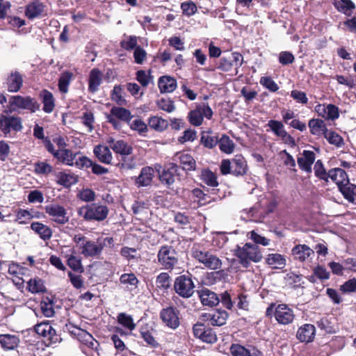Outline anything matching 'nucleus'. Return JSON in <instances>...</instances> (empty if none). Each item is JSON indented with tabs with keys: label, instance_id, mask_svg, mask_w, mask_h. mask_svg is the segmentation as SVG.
<instances>
[{
	"label": "nucleus",
	"instance_id": "f257e3e1",
	"mask_svg": "<svg viewBox=\"0 0 356 356\" xmlns=\"http://www.w3.org/2000/svg\"><path fill=\"white\" fill-rule=\"evenodd\" d=\"M233 252L244 268L249 267L251 262L257 263L262 259V254L259 248L250 243H246L243 246L237 245Z\"/></svg>",
	"mask_w": 356,
	"mask_h": 356
},
{
	"label": "nucleus",
	"instance_id": "f03ea898",
	"mask_svg": "<svg viewBox=\"0 0 356 356\" xmlns=\"http://www.w3.org/2000/svg\"><path fill=\"white\" fill-rule=\"evenodd\" d=\"M191 256L199 263L210 270H218L222 266V261L210 251L195 244L191 249Z\"/></svg>",
	"mask_w": 356,
	"mask_h": 356
},
{
	"label": "nucleus",
	"instance_id": "7ed1b4c3",
	"mask_svg": "<svg viewBox=\"0 0 356 356\" xmlns=\"http://www.w3.org/2000/svg\"><path fill=\"white\" fill-rule=\"evenodd\" d=\"M266 315L268 317L274 316L277 322L283 325L291 323L295 318L293 309L286 304L271 303L266 309Z\"/></svg>",
	"mask_w": 356,
	"mask_h": 356
},
{
	"label": "nucleus",
	"instance_id": "20e7f679",
	"mask_svg": "<svg viewBox=\"0 0 356 356\" xmlns=\"http://www.w3.org/2000/svg\"><path fill=\"white\" fill-rule=\"evenodd\" d=\"M78 215L86 220L102 221L108 214L106 206L98 204H91L80 207L77 211Z\"/></svg>",
	"mask_w": 356,
	"mask_h": 356
},
{
	"label": "nucleus",
	"instance_id": "39448f33",
	"mask_svg": "<svg viewBox=\"0 0 356 356\" xmlns=\"http://www.w3.org/2000/svg\"><path fill=\"white\" fill-rule=\"evenodd\" d=\"M158 264L165 270H172L178 264V253L171 245H163L157 254Z\"/></svg>",
	"mask_w": 356,
	"mask_h": 356
},
{
	"label": "nucleus",
	"instance_id": "423d86ee",
	"mask_svg": "<svg viewBox=\"0 0 356 356\" xmlns=\"http://www.w3.org/2000/svg\"><path fill=\"white\" fill-rule=\"evenodd\" d=\"M9 104L13 111L22 109L32 113L39 111L40 107L37 100L30 96H12L9 99Z\"/></svg>",
	"mask_w": 356,
	"mask_h": 356
},
{
	"label": "nucleus",
	"instance_id": "0eeeda50",
	"mask_svg": "<svg viewBox=\"0 0 356 356\" xmlns=\"http://www.w3.org/2000/svg\"><path fill=\"white\" fill-rule=\"evenodd\" d=\"M212 115L213 111L210 106L206 103H201L189 112L188 118L191 124L198 127L202 124L204 118L210 120Z\"/></svg>",
	"mask_w": 356,
	"mask_h": 356
},
{
	"label": "nucleus",
	"instance_id": "6e6552de",
	"mask_svg": "<svg viewBox=\"0 0 356 356\" xmlns=\"http://www.w3.org/2000/svg\"><path fill=\"white\" fill-rule=\"evenodd\" d=\"M195 284L191 278L185 275L177 277L174 282L175 292L184 298L191 297L195 291Z\"/></svg>",
	"mask_w": 356,
	"mask_h": 356
},
{
	"label": "nucleus",
	"instance_id": "1a4fd4ad",
	"mask_svg": "<svg viewBox=\"0 0 356 356\" xmlns=\"http://www.w3.org/2000/svg\"><path fill=\"white\" fill-rule=\"evenodd\" d=\"M267 127L270 130L284 143L294 146L296 145L295 139L289 134L284 129V126L281 121L270 120L268 122Z\"/></svg>",
	"mask_w": 356,
	"mask_h": 356
},
{
	"label": "nucleus",
	"instance_id": "9d476101",
	"mask_svg": "<svg viewBox=\"0 0 356 356\" xmlns=\"http://www.w3.org/2000/svg\"><path fill=\"white\" fill-rule=\"evenodd\" d=\"M47 15V6L39 0H33L24 8V15L30 20L41 18Z\"/></svg>",
	"mask_w": 356,
	"mask_h": 356
},
{
	"label": "nucleus",
	"instance_id": "9b49d317",
	"mask_svg": "<svg viewBox=\"0 0 356 356\" xmlns=\"http://www.w3.org/2000/svg\"><path fill=\"white\" fill-rule=\"evenodd\" d=\"M44 210L51 220L58 224L64 225L69 220L66 209L58 204L47 205Z\"/></svg>",
	"mask_w": 356,
	"mask_h": 356
},
{
	"label": "nucleus",
	"instance_id": "f8f14e48",
	"mask_svg": "<svg viewBox=\"0 0 356 356\" xmlns=\"http://www.w3.org/2000/svg\"><path fill=\"white\" fill-rule=\"evenodd\" d=\"M22 129V121L19 117L1 115L0 129L3 134H7L11 131H19Z\"/></svg>",
	"mask_w": 356,
	"mask_h": 356
},
{
	"label": "nucleus",
	"instance_id": "ddd939ff",
	"mask_svg": "<svg viewBox=\"0 0 356 356\" xmlns=\"http://www.w3.org/2000/svg\"><path fill=\"white\" fill-rule=\"evenodd\" d=\"M163 322L169 327L176 329L179 325L178 311L172 307L161 310L160 313Z\"/></svg>",
	"mask_w": 356,
	"mask_h": 356
},
{
	"label": "nucleus",
	"instance_id": "4468645a",
	"mask_svg": "<svg viewBox=\"0 0 356 356\" xmlns=\"http://www.w3.org/2000/svg\"><path fill=\"white\" fill-rule=\"evenodd\" d=\"M80 252L86 257H95L101 254L102 250L98 239L96 241L87 239L81 244Z\"/></svg>",
	"mask_w": 356,
	"mask_h": 356
},
{
	"label": "nucleus",
	"instance_id": "2eb2a0df",
	"mask_svg": "<svg viewBox=\"0 0 356 356\" xmlns=\"http://www.w3.org/2000/svg\"><path fill=\"white\" fill-rule=\"evenodd\" d=\"M154 176L155 170L152 167H143L140 170L139 175L136 177L135 184L138 188L149 186L152 184Z\"/></svg>",
	"mask_w": 356,
	"mask_h": 356
},
{
	"label": "nucleus",
	"instance_id": "dca6fc26",
	"mask_svg": "<svg viewBox=\"0 0 356 356\" xmlns=\"http://www.w3.org/2000/svg\"><path fill=\"white\" fill-rule=\"evenodd\" d=\"M316 159V154L310 150H304L298 157L297 162L300 168L307 172H311L312 165Z\"/></svg>",
	"mask_w": 356,
	"mask_h": 356
},
{
	"label": "nucleus",
	"instance_id": "f3484780",
	"mask_svg": "<svg viewBox=\"0 0 356 356\" xmlns=\"http://www.w3.org/2000/svg\"><path fill=\"white\" fill-rule=\"evenodd\" d=\"M316 334V327L314 325L306 323L299 327L296 337L301 342H311L314 340Z\"/></svg>",
	"mask_w": 356,
	"mask_h": 356
},
{
	"label": "nucleus",
	"instance_id": "a211bd4d",
	"mask_svg": "<svg viewBox=\"0 0 356 356\" xmlns=\"http://www.w3.org/2000/svg\"><path fill=\"white\" fill-rule=\"evenodd\" d=\"M291 254L294 259L303 262L313 256L314 251L307 245L299 244L292 248Z\"/></svg>",
	"mask_w": 356,
	"mask_h": 356
},
{
	"label": "nucleus",
	"instance_id": "6ab92c4d",
	"mask_svg": "<svg viewBox=\"0 0 356 356\" xmlns=\"http://www.w3.org/2000/svg\"><path fill=\"white\" fill-rule=\"evenodd\" d=\"M173 161L179 163L184 170H194L196 166L195 159L188 154L179 152L175 154Z\"/></svg>",
	"mask_w": 356,
	"mask_h": 356
},
{
	"label": "nucleus",
	"instance_id": "aec40b11",
	"mask_svg": "<svg viewBox=\"0 0 356 356\" xmlns=\"http://www.w3.org/2000/svg\"><path fill=\"white\" fill-rule=\"evenodd\" d=\"M265 262L272 269L282 270L286 265L285 257L279 253H270L267 254Z\"/></svg>",
	"mask_w": 356,
	"mask_h": 356
},
{
	"label": "nucleus",
	"instance_id": "412c9836",
	"mask_svg": "<svg viewBox=\"0 0 356 356\" xmlns=\"http://www.w3.org/2000/svg\"><path fill=\"white\" fill-rule=\"evenodd\" d=\"M93 152L101 163L104 164L111 163L113 155L108 147L104 145H96L93 149Z\"/></svg>",
	"mask_w": 356,
	"mask_h": 356
},
{
	"label": "nucleus",
	"instance_id": "4be33fe9",
	"mask_svg": "<svg viewBox=\"0 0 356 356\" xmlns=\"http://www.w3.org/2000/svg\"><path fill=\"white\" fill-rule=\"evenodd\" d=\"M55 177L56 183L65 188H69L78 182V176L72 172H58L55 173Z\"/></svg>",
	"mask_w": 356,
	"mask_h": 356
},
{
	"label": "nucleus",
	"instance_id": "5701e85b",
	"mask_svg": "<svg viewBox=\"0 0 356 356\" xmlns=\"http://www.w3.org/2000/svg\"><path fill=\"white\" fill-rule=\"evenodd\" d=\"M23 83V78L19 72H12L6 80L7 88L9 92H15L19 90Z\"/></svg>",
	"mask_w": 356,
	"mask_h": 356
},
{
	"label": "nucleus",
	"instance_id": "b1692460",
	"mask_svg": "<svg viewBox=\"0 0 356 356\" xmlns=\"http://www.w3.org/2000/svg\"><path fill=\"white\" fill-rule=\"evenodd\" d=\"M329 179L332 180L339 188L343 184H348V178L346 172L341 168H335L328 171Z\"/></svg>",
	"mask_w": 356,
	"mask_h": 356
},
{
	"label": "nucleus",
	"instance_id": "393cba45",
	"mask_svg": "<svg viewBox=\"0 0 356 356\" xmlns=\"http://www.w3.org/2000/svg\"><path fill=\"white\" fill-rule=\"evenodd\" d=\"M198 293L201 302L204 305L213 307L219 302V298L216 293L207 289H203L199 291Z\"/></svg>",
	"mask_w": 356,
	"mask_h": 356
},
{
	"label": "nucleus",
	"instance_id": "a878e982",
	"mask_svg": "<svg viewBox=\"0 0 356 356\" xmlns=\"http://www.w3.org/2000/svg\"><path fill=\"white\" fill-rule=\"evenodd\" d=\"M67 266L74 271L81 273L83 271V266L79 257L75 255V250L70 249L69 253L65 254Z\"/></svg>",
	"mask_w": 356,
	"mask_h": 356
},
{
	"label": "nucleus",
	"instance_id": "bb28decb",
	"mask_svg": "<svg viewBox=\"0 0 356 356\" xmlns=\"http://www.w3.org/2000/svg\"><path fill=\"white\" fill-rule=\"evenodd\" d=\"M178 170V165L175 163H170L167 169H164L160 175L161 181L167 185L170 186L175 182V174Z\"/></svg>",
	"mask_w": 356,
	"mask_h": 356
},
{
	"label": "nucleus",
	"instance_id": "cd10ccee",
	"mask_svg": "<svg viewBox=\"0 0 356 356\" xmlns=\"http://www.w3.org/2000/svg\"><path fill=\"white\" fill-rule=\"evenodd\" d=\"M158 86L161 93L172 92L177 88V81L173 77L163 76L159 78Z\"/></svg>",
	"mask_w": 356,
	"mask_h": 356
},
{
	"label": "nucleus",
	"instance_id": "c85d7f7f",
	"mask_svg": "<svg viewBox=\"0 0 356 356\" xmlns=\"http://www.w3.org/2000/svg\"><path fill=\"white\" fill-rule=\"evenodd\" d=\"M31 228L44 241L50 239L52 236L51 229L49 226L40 222H32L31 224Z\"/></svg>",
	"mask_w": 356,
	"mask_h": 356
},
{
	"label": "nucleus",
	"instance_id": "c756f323",
	"mask_svg": "<svg viewBox=\"0 0 356 356\" xmlns=\"http://www.w3.org/2000/svg\"><path fill=\"white\" fill-rule=\"evenodd\" d=\"M40 97L43 104V111L47 113H51L55 108V99L53 94L47 90H43L40 93Z\"/></svg>",
	"mask_w": 356,
	"mask_h": 356
},
{
	"label": "nucleus",
	"instance_id": "7c9ffc66",
	"mask_svg": "<svg viewBox=\"0 0 356 356\" xmlns=\"http://www.w3.org/2000/svg\"><path fill=\"white\" fill-rule=\"evenodd\" d=\"M308 126L310 133L316 136H325L327 129L323 120L320 119H311L309 121Z\"/></svg>",
	"mask_w": 356,
	"mask_h": 356
},
{
	"label": "nucleus",
	"instance_id": "2f4dec72",
	"mask_svg": "<svg viewBox=\"0 0 356 356\" xmlns=\"http://www.w3.org/2000/svg\"><path fill=\"white\" fill-rule=\"evenodd\" d=\"M103 74L98 69H92L89 74L88 89L90 91L95 92L97 91L99 86L102 82Z\"/></svg>",
	"mask_w": 356,
	"mask_h": 356
},
{
	"label": "nucleus",
	"instance_id": "473e14b6",
	"mask_svg": "<svg viewBox=\"0 0 356 356\" xmlns=\"http://www.w3.org/2000/svg\"><path fill=\"white\" fill-rule=\"evenodd\" d=\"M207 316L211 325L221 326L226 323L228 314L225 310L217 309L211 314H208Z\"/></svg>",
	"mask_w": 356,
	"mask_h": 356
},
{
	"label": "nucleus",
	"instance_id": "72a5a7b5",
	"mask_svg": "<svg viewBox=\"0 0 356 356\" xmlns=\"http://www.w3.org/2000/svg\"><path fill=\"white\" fill-rule=\"evenodd\" d=\"M78 154H73L72 152L67 149H59L56 150L54 154V157L56 158L59 161L67 165L72 166L74 165V161Z\"/></svg>",
	"mask_w": 356,
	"mask_h": 356
},
{
	"label": "nucleus",
	"instance_id": "f704fd0d",
	"mask_svg": "<svg viewBox=\"0 0 356 356\" xmlns=\"http://www.w3.org/2000/svg\"><path fill=\"white\" fill-rule=\"evenodd\" d=\"M232 174L243 175L246 172L247 163L244 157L241 155H236L232 160Z\"/></svg>",
	"mask_w": 356,
	"mask_h": 356
},
{
	"label": "nucleus",
	"instance_id": "c9c22d12",
	"mask_svg": "<svg viewBox=\"0 0 356 356\" xmlns=\"http://www.w3.org/2000/svg\"><path fill=\"white\" fill-rule=\"evenodd\" d=\"M230 350L233 356H259L261 354L257 349L248 350L239 344L232 345Z\"/></svg>",
	"mask_w": 356,
	"mask_h": 356
},
{
	"label": "nucleus",
	"instance_id": "e433bc0d",
	"mask_svg": "<svg viewBox=\"0 0 356 356\" xmlns=\"http://www.w3.org/2000/svg\"><path fill=\"white\" fill-rule=\"evenodd\" d=\"M19 341V338L16 335L9 334H0V344L4 349H14L17 346Z\"/></svg>",
	"mask_w": 356,
	"mask_h": 356
},
{
	"label": "nucleus",
	"instance_id": "4c0bfd02",
	"mask_svg": "<svg viewBox=\"0 0 356 356\" xmlns=\"http://www.w3.org/2000/svg\"><path fill=\"white\" fill-rule=\"evenodd\" d=\"M112 149L122 156L132 154L133 147L123 140H118L112 145Z\"/></svg>",
	"mask_w": 356,
	"mask_h": 356
},
{
	"label": "nucleus",
	"instance_id": "58836bf2",
	"mask_svg": "<svg viewBox=\"0 0 356 356\" xmlns=\"http://www.w3.org/2000/svg\"><path fill=\"white\" fill-rule=\"evenodd\" d=\"M35 331L38 334L47 337L49 339H51L55 334V330L51 325L46 322L37 324L35 326Z\"/></svg>",
	"mask_w": 356,
	"mask_h": 356
},
{
	"label": "nucleus",
	"instance_id": "ea45409f",
	"mask_svg": "<svg viewBox=\"0 0 356 356\" xmlns=\"http://www.w3.org/2000/svg\"><path fill=\"white\" fill-rule=\"evenodd\" d=\"M218 145L220 149L225 154H230L234 151V143L226 135H222L219 139Z\"/></svg>",
	"mask_w": 356,
	"mask_h": 356
},
{
	"label": "nucleus",
	"instance_id": "a19ab883",
	"mask_svg": "<svg viewBox=\"0 0 356 356\" xmlns=\"http://www.w3.org/2000/svg\"><path fill=\"white\" fill-rule=\"evenodd\" d=\"M148 124L151 129L157 131H163L166 129L168 126V121L159 116L149 118Z\"/></svg>",
	"mask_w": 356,
	"mask_h": 356
},
{
	"label": "nucleus",
	"instance_id": "79ce46f5",
	"mask_svg": "<svg viewBox=\"0 0 356 356\" xmlns=\"http://www.w3.org/2000/svg\"><path fill=\"white\" fill-rule=\"evenodd\" d=\"M339 191L343 194V197L350 202H353L356 197V186L352 184H343L340 186Z\"/></svg>",
	"mask_w": 356,
	"mask_h": 356
},
{
	"label": "nucleus",
	"instance_id": "37998d69",
	"mask_svg": "<svg viewBox=\"0 0 356 356\" xmlns=\"http://www.w3.org/2000/svg\"><path fill=\"white\" fill-rule=\"evenodd\" d=\"M117 319L120 325L129 331H132L136 328V325L134 322L132 316L126 313H120L118 315Z\"/></svg>",
	"mask_w": 356,
	"mask_h": 356
},
{
	"label": "nucleus",
	"instance_id": "c03bdc74",
	"mask_svg": "<svg viewBox=\"0 0 356 356\" xmlns=\"http://www.w3.org/2000/svg\"><path fill=\"white\" fill-rule=\"evenodd\" d=\"M111 113L116 118L125 122H129L132 118L130 111L122 107H113Z\"/></svg>",
	"mask_w": 356,
	"mask_h": 356
},
{
	"label": "nucleus",
	"instance_id": "a18cd8bd",
	"mask_svg": "<svg viewBox=\"0 0 356 356\" xmlns=\"http://www.w3.org/2000/svg\"><path fill=\"white\" fill-rule=\"evenodd\" d=\"M72 76L73 74L70 72H64L61 74L58 80V88L61 92L66 93L68 91V86Z\"/></svg>",
	"mask_w": 356,
	"mask_h": 356
},
{
	"label": "nucleus",
	"instance_id": "49530a36",
	"mask_svg": "<svg viewBox=\"0 0 356 356\" xmlns=\"http://www.w3.org/2000/svg\"><path fill=\"white\" fill-rule=\"evenodd\" d=\"M201 179L209 186L216 187L218 185L216 175L209 170L204 169L202 171Z\"/></svg>",
	"mask_w": 356,
	"mask_h": 356
},
{
	"label": "nucleus",
	"instance_id": "de8ad7c7",
	"mask_svg": "<svg viewBox=\"0 0 356 356\" xmlns=\"http://www.w3.org/2000/svg\"><path fill=\"white\" fill-rule=\"evenodd\" d=\"M118 166L124 170H133L136 168L137 162L135 156H124L118 163Z\"/></svg>",
	"mask_w": 356,
	"mask_h": 356
},
{
	"label": "nucleus",
	"instance_id": "09e8293b",
	"mask_svg": "<svg viewBox=\"0 0 356 356\" xmlns=\"http://www.w3.org/2000/svg\"><path fill=\"white\" fill-rule=\"evenodd\" d=\"M44 286L40 279H31L27 283V289L32 293H37L44 291Z\"/></svg>",
	"mask_w": 356,
	"mask_h": 356
},
{
	"label": "nucleus",
	"instance_id": "8fccbe9b",
	"mask_svg": "<svg viewBox=\"0 0 356 356\" xmlns=\"http://www.w3.org/2000/svg\"><path fill=\"white\" fill-rule=\"evenodd\" d=\"M335 6L337 10L346 15H350L351 11L355 8L351 0H342L337 2Z\"/></svg>",
	"mask_w": 356,
	"mask_h": 356
},
{
	"label": "nucleus",
	"instance_id": "3c124183",
	"mask_svg": "<svg viewBox=\"0 0 356 356\" xmlns=\"http://www.w3.org/2000/svg\"><path fill=\"white\" fill-rule=\"evenodd\" d=\"M314 174L316 177L320 179L328 181L329 176L328 172L324 168V165L321 160H318L314 167Z\"/></svg>",
	"mask_w": 356,
	"mask_h": 356
},
{
	"label": "nucleus",
	"instance_id": "603ef678",
	"mask_svg": "<svg viewBox=\"0 0 356 356\" xmlns=\"http://www.w3.org/2000/svg\"><path fill=\"white\" fill-rule=\"evenodd\" d=\"M40 307L42 314L46 317H51L54 314L53 302L49 298H44L40 302Z\"/></svg>",
	"mask_w": 356,
	"mask_h": 356
},
{
	"label": "nucleus",
	"instance_id": "864d4df0",
	"mask_svg": "<svg viewBox=\"0 0 356 356\" xmlns=\"http://www.w3.org/2000/svg\"><path fill=\"white\" fill-rule=\"evenodd\" d=\"M156 286L162 289L166 290L170 286V277L168 273H160L156 280Z\"/></svg>",
	"mask_w": 356,
	"mask_h": 356
},
{
	"label": "nucleus",
	"instance_id": "5fc2aeb1",
	"mask_svg": "<svg viewBox=\"0 0 356 356\" xmlns=\"http://www.w3.org/2000/svg\"><path fill=\"white\" fill-rule=\"evenodd\" d=\"M324 136L330 144L337 147H341L343 143V138L334 131L327 130Z\"/></svg>",
	"mask_w": 356,
	"mask_h": 356
},
{
	"label": "nucleus",
	"instance_id": "6e6d98bb",
	"mask_svg": "<svg viewBox=\"0 0 356 356\" xmlns=\"http://www.w3.org/2000/svg\"><path fill=\"white\" fill-rule=\"evenodd\" d=\"M111 98L119 105H125L126 100L122 96V88L120 86H115L111 93Z\"/></svg>",
	"mask_w": 356,
	"mask_h": 356
},
{
	"label": "nucleus",
	"instance_id": "4d7b16f0",
	"mask_svg": "<svg viewBox=\"0 0 356 356\" xmlns=\"http://www.w3.org/2000/svg\"><path fill=\"white\" fill-rule=\"evenodd\" d=\"M136 79L143 87H146L152 81L153 77L149 72L139 70L136 73Z\"/></svg>",
	"mask_w": 356,
	"mask_h": 356
},
{
	"label": "nucleus",
	"instance_id": "13d9d810",
	"mask_svg": "<svg viewBox=\"0 0 356 356\" xmlns=\"http://www.w3.org/2000/svg\"><path fill=\"white\" fill-rule=\"evenodd\" d=\"M82 123L84 124V126L87 128V131L88 132H92L94 127L93 124L95 122V118L94 115L90 111H87L83 113L82 117Z\"/></svg>",
	"mask_w": 356,
	"mask_h": 356
},
{
	"label": "nucleus",
	"instance_id": "bf43d9fd",
	"mask_svg": "<svg viewBox=\"0 0 356 356\" xmlns=\"http://www.w3.org/2000/svg\"><path fill=\"white\" fill-rule=\"evenodd\" d=\"M248 236L256 244L263 246H268L270 244V239L257 234L255 231H251L248 234Z\"/></svg>",
	"mask_w": 356,
	"mask_h": 356
},
{
	"label": "nucleus",
	"instance_id": "052dcab7",
	"mask_svg": "<svg viewBox=\"0 0 356 356\" xmlns=\"http://www.w3.org/2000/svg\"><path fill=\"white\" fill-rule=\"evenodd\" d=\"M121 47L127 50L135 49L138 44V38L135 35H129L120 42Z\"/></svg>",
	"mask_w": 356,
	"mask_h": 356
},
{
	"label": "nucleus",
	"instance_id": "680f3d73",
	"mask_svg": "<svg viewBox=\"0 0 356 356\" xmlns=\"http://www.w3.org/2000/svg\"><path fill=\"white\" fill-rule=\"evenodd\" d=\"M158 107L168 113H172L175 110V106L173 101L170 99H161L157 102Z\"/></svg>",
	"mask_w": 356,
	"mask_h": 356
},
{
	"label": "nucleus",
	"instance_id": "e2e57ef3",
	"mask_svg": "<svg viewBox=\"0 0 356 356\" xmlns=\"http://www.w3.org/2000/svg\"><path fill=\"white\" fill-rule=\"evenodd\" d=\"M219 140L216 136H210L208 134H202L201 137V143L204 147L211 149L218 143Z\"/></svg>",
	"mask_w": 356,
	"mask_h": 356
},
{
	"label": "nucleus",
	"instance_id": "0e129e2a",
	"mask_svg": "<svg viewBox=\"0 0 356 356\" xmlns=\"http://www.w3.org/2000/svg\"><path fill=\"white\" fill-rule=\"evenodd\" d=\"M120 254L128 260L140 257L136 249L129 247H123L120 250Z\"/></svg>",
	"mask_w": 356,
	"mask_h": 356
},
{
	"label": "nucleus",
	"instance_id": "69168bd1",
	"mask_svg": "<svg viewBox=\"0 0 356 356\" xmlns=\"http://www.w3.org/2000/svg\"><path fill=\"white\" fill-rule=\"evenodd\" d=\"M74 165L79 169L88 168L91 167L92 161L85 156H79V154L74 159Z\"/></svg>",
	"mask_w": 356,
	"mask_h": 356
},
{
	"label": "nucleus",
	"instance_id": "338daca9",
	"mask_svg": "<svg viewBox=\"0 0 356 356\" xmlns=\"http://www.w3.org/2000/svg\"><path fill=\"white\" fill-rule=\"evenodd\" d=\"M33 215L25 209H18L16 213V220L15 221L18 222L19 224H26L27 222L33 218Z\"/></svg>",
	"mask_w": 356,
	"mask_h": 356
},
{
	"label": "nucleus",
	"instance_id": "774afa93",
	"mask_svg": "<svg viewBox=\"0 0 356 356\" xmlns=\"http://www.w3.org/2000/svg\"><path fill=\"white\" fill-rule=\"evenodd\" d=\"M316 324L320 329L324 330L327 333H332L334 332V328L331 321L327 317H323L321 318L319 321H317Z\"/></svg>",
	"mask_w": 356,
	"mask_h": 356
}]
</instances>
